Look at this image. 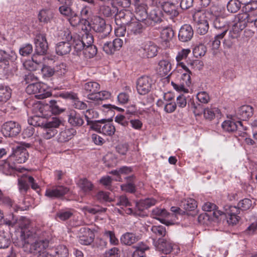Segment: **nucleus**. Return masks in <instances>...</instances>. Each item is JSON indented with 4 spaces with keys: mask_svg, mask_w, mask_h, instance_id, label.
<instances>
[{
    "mask_svg": "<svg viewBox=\"0 0 257 257\" xmlns=\"http://www.w3.org/2000/svg\"><path fill=\"white\" fill-rule=\"evenodd\" d=\"M28 220H19L14 218L13 216L12 220L6 221V224L9 226H14L18 224L21 227L20 245L24 251L28 253H38L37 257H54L48 252L46 248L49 245V241L47 239H38V235L34 229H30L28 226Z\"/></svg>",
    "mask_w": 257,
    "mask_h": 257,
    "instance_id": "f257e3e1",
    "label": "nucleus"
},
{
    "mask_svg": "<svg viewBox=\"0 0 257 257\" xmlns=\"http://www.w3.org/2000/svg\"><path fill=\"white\" fill-rule=\"evenodd\" d=\"M252 16L246 12L239 13L234 18V24L229 31V36L231 39L237 38L239 33L248 24H252Z\"/></svg>",
    "mask_w": 257,
    "mask_h": 257,
    "instance_id": "f03ea898",
    "label": "nucleus"
},
{
    "mask_svg": "<svg viewBox=\"0 0 257 257\" xmlns=\"http://www.w3.org/2000/svg\"><path fill=\"white\" fill-rule=\"evenodd\" d=\"M61 123V120L57 117H53L47 120L45 122H41L39 126L43 129L42 137L46 140H49L54 137L57 134V128L59 127Z\"/></svg>",
    "mask_w": 257,
    "mask_h": 257,
    "instance_id": "7ed1b4c3",
    "label": "nucleus"
},
{
    "mask_svg": "<svg viewBox=\"0 0 257 257\" xmlns=\"http://www.w3.org/2000/svg\"><path fill=\"white\" fill-rule=\"evenodd\" d=\"M109 37V35L105 38L99 37V39L97 40V44L100 46L106 54L111 55L121 48L123 41L119 38H116L111 42L108 41Z\"/></svg>",
    "mask_w": 257,
    "mask_h": 257,
    "instance_id": "20e7f679",
    "label": "nucleus"
},
{
    "mask_svg": "<svg viewBox=\"0 0 257 257\" xmlns=\"http://www.w3.org/2000/svg\"><path fill=\"white\" fill-rule=\"evenodd\" d=\"M91 28L96 32L99 33L97 39L102 37L103 38H106L109 35L111 31V26L106 24L105 21L100 17H95L94 18L92 24Z\"/></svg>",
    "mask_w": 257,
    "mask_h": 257,
    "instance_id": "39448f33",
    "label": "nucleus"
},
{
    "mask_svg": "<svg viewBox=\"0 0 257 257\" xmlns=\"http://www.w3.org/2000/svg\"><path fill=\"white\" fill-rule=\"evenodd\" d=\"M82 30H84V33L82 35L81 39L76 35V38H74L73 40V48L77 53L81 51L84 47L92 45L93 42V36L88 33L87 28L86 27L84 29L82 28Z\"/></svg>",
    "mask_w": 257,
    "mask_h": 257,
    "instance_id": "423d86ee",
    "label": "nucleus"
},
{
    "mask_svg": "<svg viewBox=\"0 0 257 257\" xmlns=\"http://www.w3.org/2000/svg\"><path fill=\"white\" fill-rule=\"evenodd\" d=\"M224 210L227 222L229 225L233 226L238 223L240 217L238 215L239 211L236 206L226 205L224 206Z\"/></svg>",
    "mask_w": 257,
    "mask_h": 257,
    "instance_id": "0eeeda50",
    "label": "nucleus"
},
{
    "mask_svg": "<svg viewBox=\"0 0 257 257\" xmlns=\"http://www.w3.org/2000/svg\"><path fill=\"white\" fill-rule=\"evenodd\" d=\"M194 21L196 22V32L200 35H204L208 31L209 24L205 16L200 10L194 14Z\"/></svg>",
    "mask_w": 257,
    "mask_h": 257,
    "instance_id": "6e6552de",
    "label": "nucleus"
},
{
    "mask_svg": "<svg viewBox=\"0 0 257 257\" xmlns=\"http://www.w3.org/2000/svg\"><path fill=\"white\" fill-rule=\"evenodd\" d=\"M1 132L6 137H14L20 133L21 126L14 121H7L2 125Z\"/></svg>",
    "mask_w": 257,
    "mask_h": 257,
    "instance_id": "1a4fd4ad",
    "label": "nucleus"
},
{
    "mask_svg": "<svg viewBox=\"0 0 257 257\" xmlns=\"http://www.w3.org/2000/svg\"><path fill=\"white\" fill-rule=\"evenodd\" d=\"M158 47L152 42H148L143 45L138 51V54L142 58H153L157 55Z\"/></svg>",
    "mask_w": 257,
    "mask_h": 257,
    "instance_id": "9d476101",
    "label": "nucleus"
},
{
    "mask_svg": "<svg viewBox=\"0 0 257 257\" xmlns=\"http://www.w3.org/2000/svg\"><path fill=\"white\" fill-rule=\"evenodd\" d=\"M92 130L109 136L113 135L115 132L114 126L110 122H106L104 119L98 120V122L93 125Z\"/></svg>",
    "mask_w": 257,
    "mask_h": 257,
    "instance_id": "9b49d317",
    "label": "nucleus"
},
{
    "mask_svg": "<svg viewBox=\"0 0 257 257\" xmlns=\"http://www.w3.org/2000/svg\"><path fill=\"white\" fill-rule=\"evenodd\" d=\"M153 80L147 76L140 77L137 82V89L141 95H145L149 92L152 88Z\"/></svg>",
    "mask_w": 257,
    "mask_h": 257,
    "instance_id": "f8f14e48",
    "label": "nucleus"
},
{
    "mask_svg": "<svg viewBox=\"0 0 257 257\" xmlns=\"http://www.w3.org/2000/svg\"><path fill=\"white\" fill-rule=\"evenodd\" d=\"M35 51L37 54L43 55L46 53L48 46L44 34L38 33L35 38Z\"/></svg>",
    "mask_w": 257,
    "mask_h": 257,
    "instance_id": "ddd939ff",
    "label": "nucleus"
},
{
    "mask_svg": "<svg viewBox=\"0 0 257 257\" xmlns=\"http://www.w3.org/2000/svg\"><path fill=\"white\" fill-rule=\"evenodd\" d=\"M69 191V189L63 185H57L47 189L45 196L51 199L59 198L64 196Z\"/></svg>",
    "mask_w": 257,
    "mask_h": 257,
    "instance_id": "4468645a",
    "label": "nucleus"
},
{
    "mask_svg": "<svg viewBox=\"0 0 257 257\" xmlns=\"http://www.w3.org/2000/svg\"><path fill=\"white\" fill-rule=\"evenodd\" d=\"M94 232L88 227H82L79 230V242L87 245L92 243L94 239Z\"/></svg>",
    "mask_w": 257,
    "mask_h": 257,
    "instance_id": "2eb2a0df",
    "label": "nucleus"
},
{
    "mask_svg": "<svg viewBox=\"0 0 257 257\" xmlns=\"http://www.w3.org/2000/svg\"><path fill=\"white\" fill-rule=\"evenodd\" d=\"M144 23L136 19H133L129 24L127 25V32L131 35H140L145 30Z\"/></svg>",
    "mask_w": 257,
    "mask_h": 257,
    "instance_id": "dca6fc26",
    "label": "nucleus"
},
{
    "mask_svg": "<svg viewBox=\"0 0 257 257\" xmlns=\"http://www.w3.org/2000/svg\"><path fill=\"white\" fill-rule=\"evenodd\" d=\"M253 114V108L250 105H244L238 108L234 117L240 120H247L252 116Z\"/></svg>",
    "mask_w": 257,
    "mask_h": 257,
    "instance_id": "f3484780",
    "label": "nucleus"
},
{
    "mask_svg": "<svg viewBox=\"0 0 257 257\" xmlns=\"http://www.w3.org/2000/svg\"><path fill=\"white\" fill-rule=\"evenodd\" d=\"M170 215V213L167 212L165 209H160L156 208L152 211L151 216L160 221L162 223L167 226L172 224L169 221L166 220V218H168Z\"/></svg>",
    "mask_w": 257,
    "mask_h": 257,
    "instance_id": "a211bd4d",
    "label": "nucleus"
},
{
    "mask_svg": "<svg viewBox=\"0 0 257 257\" xmlns=\"http://www.w3.org/2000/svg\"><path fill=\"white\" fill-rule=\"evenodd\" d=\"M222 128L226 132H233L238 130L241 131L244 130L243 124L240 120L235 121V118H231V120H225L222 123Z\"/></svg>",
    "mask_w": 257,
    "mask_h": 257,
    "instance_id": "6ab92c4d",
    "label": "nucleus"
},
{
    "mask_svg": "<svg viewBox=\"0 0 257 257\" xmlns=\"http://www.w3.org/2000/svg\"><path fill=\"white\" fill-rule=\"evenodd\" d=\"M26 92L29 94H35V97L39 99L46 98L48 93H43L42 89L40 88V84L37 82H33L28 85L26 87Z\"/></svg>",
    "mask_w": 257,
    "mask_h": 257,
    "instance_id": "aec40b11",
    "label": "nucleus"
},
{
    "mask_svg": "<svg viewBox=\"0 0 257 257\" xmlns=\"http://www.w3.org/2000/svg\"><path fill=\"white\" fill-rule=\"evenodd\" d=\"M77 186L80 191L85 195L89 194L94 189V186L90 180L86 178L79 179L76 182Z\"/></svg>",
    "mask_w": 257,
    "mask_h": 257,
    "instance_id": "412c9836",
    "label": "nucleus"
},
{
    "mask_svg": "<svg viewBox=\"0 0 257 257\" xmlns=\"http://www.w3.org/2000/svg\"><path fill=\"white\" fill-rule=\"evenodd\" d=\"M132 14L128 11H120L115 15V21L118 25H126L133 19Z\"/></svg>",
    "mask_w": 257,
    "mask_h": 257,
    "instance_id": "4be33fe9",
    "label": "nucleus"
},
{
    "mask_svg": "<svg viewBox=\"0 0 257 257\" xmlns=\"http://www.w3.org/2000/svg\"><path fill=\"white\" fill-rule=\"evenodd\" d=\"M68 117V122L73 126L80 127L84 123L83 116L75 110L70 111Z\"/></svg>",
    "mask_w": 257,
    "mask_h": 257,
    "instance_id": "5701e85b",
    "label": "nucleus"
},
{
    "mask_svg": "<svg viewBox=\"0 0 257 257\" xmlns=\"http://www.w3.org/2000/svg\"><path fill=\"white\" fill-rule=\"evenodd\" d=\"M158 243V249L165 254L170 253L173 250L174 244L169 238H159Z\"/></svg>",
    "mask_w": 257,
    "mask_h": 257,
    "instance_id": "b1692460",
    "label": "nucleus"
},
{
    "mask_svg": "<svg viewBox=\"0 0 257 257\" xmlns=\"http://www.w3.org/2000/svg\"><path fill=\"white\" fill-rule=\"evenodd\" d=\"M84 92L87 94V98L90 100V97H93L95 93L100 89V85L93 81L88 82L82 86Z\"/></svg>",
    "mask_w": 257,
    "mask_h": 257,
    "instance_id": "393cba45",
    "label": "nucleus"
},
{
    "mask_svg": "<svg viewBox=\"0 0 257 257\" xmlns=\"http://www.w3.org/2000/svg\"><path fill=\"white\" fill-rule=\"evenodd\" d=\"M179 65L184 71L182 74L181 83L184 84L186 88L188 87L189 88L188 89L191 92L192 91V89L190 86L191 84V75L192 74V72L184 63H180Z\"/></svg>",
    "mask_w": 257,
    "mask_h": 257,
    "instance_id": "a878e982",
    "label": "nucleus"
},
{
    "mask_svg": "<svg viewBox=\"0 0 257 257\" xmlns=\"http://www.w3.org/2000/svg\"><path fill=\"white\" fill-rule=\"evenodd\" d=\"M193 36V29L191 25L185 24L181 28L178 38L179 40L185 42L190 40Z\"/></svg>",
    "mask_w": 257,
    "mask_h": 257,
    "instance_id": "bb28decb",
    "label": "nucleus"
},
{
    "mask_svg": "<svg viewBox=\"0 0 257 257\" xmlns=\"http://www.w3.org/2000/svg\"><path fill=\"white\" fill-rule=\"evenodd\" d=\"M140 239L139 235L133 232H126L123 234L120 238L122 244L131 245Z\"/></svg>",
    "mask_w": 257,
    "mask_h": 257,
    "instance_id": "cd10ccee",
    "label": "nucleus"
},
{
    "mask_svg": "<svg viewBox=\"0 0 257 257\" xmlns=\"http://www.w3.org/2000/svg\"><path fill=\"white\" fill-rule=\"evenodd\" d=\"M72 47H73V43L63 41L60 42L56 45V53L61 56L66 55L71 51Z\"/></svg>",
    "mask_w": 257,
    "mask_h": 257,
    "instance_id": "c85d7f7f",
    "label": "nucleus"
},
{
    "mask_svg": "<svg viewBox=\"0 0 257 257\" xmlns=\"http://www.w3.org/2000/svg\"><path fill=\"white\" fill-rule=\"evenodd\" d=\"M76 133V130L73 128H65L59 133L58 141L61 143L66 142L71 140Z\"/></svg>",
    "mask_w": 257,
    "mask_h": 257,
    "instance_id": "c756f323",
    "label": "nucleus"
},
{
    "mask_svg": "<svg viewBox=\"0 0 257 257\" xmlns=\"http://www.w3.org/2000/svg\"><path fill=\"white\" fill-rule=\"evenodd\" d=\"M157 203V200L153 198H148L141 200L139 202L136 203V208L139 211H143L148 209L152 206L155 205Z\"/></svg>",
    "mask_w": 257,
    "mask_h": 257,
    "instance_id": "7c9ffc66",
    "label": "nucleus"
},
{
    "mask_svg": "<svg viewBox=\"0 0 257 257\" xmlns=\"http://www.w3.org/2000/svg\"><path fill=\"white\" fill-rule=\"evenodd\" d=\"M16 58L17 55L14 51L0 50V62H3L6 65H9V61H14Z\"/></svg>",
    "mask_w": 257,
    "mask_h": 257,
    "instance_id": "2f4dec72",
    "label": "nucleus"
},
{
    "mask_svg": "<svg viewBox=\"0 0 257 257\" xmlns=\"http://www.w3.org/2000/svg\"><path fill=\"white\" fill-rule=\"evenodd\" d=\"M58 37L60 40H64L63 42H68L73 43L74 38H76V35H72L69 29L64 28L59 31Z\"/></svg>",
    "mask_w": 257,
    "mask_h": 257,
    "instance_id": "473e14b6",
    "label": "nucleus"
},
{
    "mask_svg": "<svg viewBox=\"0 0 257 257\" xmlns=\"http://www.w3.org/2000/svg\"><path fill=\"white\" fill-rule=\"evenodd\" d=\"M213 25L215 29L221 31L219 33L226 34L228 30V25L226 24L225 19L223 17L216 18L214 20Z\"/></svg>",
    "mask_w": 257,
    "mask_h": 257,
    "instance_id": "72a5a7b5",
    "label": "nucleus"
},
{
    "mask_svg": "<svg viewBox=\"0 0 257 257\" xmlns=\"http://www.w3.org/2000/svg\"><path fill=\"white\" fill-rule=\"evenodd\" d=\"M33 177L26 175L22 176L18 179L19 189L22 193H26L29 188V181H32Z\"/></svg>",
    "mask_w": 257,
    "mask_h": 257,
    "instance_id": "f704fd0d",
    "label": "nucleus"
},
{
    "mask_svg": "<svg viewBox=\"0 0 257 257\" xmlns=\"http://www.w3.org/2000/svg\"><path fill=\"white\" fill-rule=\"evenodd\" d=\"M98 115V113L92 109H87L84 113V116L87 121V124L90 125V128H93V125L98 122V120H93L94 118H97Z\"/></svg>",
    "mask_w": 257,
    "mask_h": 257,
    "instance_id": "c9c22d12",
    "label": "nucleus"
},
{
    "mask_svg": "<svg viewBox=\"0 0 257 257\" xmlns=\"http://www.w3.org/2000/svg\"><path fill=\"white\" fill-rule=\"evenodd\" d=\"M15 164L13 162H10L9 160L5 161L0 165V170L7 175H12L15 172Z\"/></svg>",
    "mask_w": 257,
    "mask_h": 257,
    "instance_id": "e433bc0d",
    "label": "nucleus"
},
{
    "mask_svg": "<svg viewBox=\"0 0 257 257\" xmlns=\"http://www.w3.org/2000/svg\"><path fill=\"white\" fill-rule=\"evenodd\" d=\"M11 235L8 231L0 230V248H6L11 244Z\"/></svg>",
    "mask_w": 257,
    "mask_h": 257,
    "instance_id": "4c0bfd02",
    "label": "nucleus"
},
{
    "mask_svg": "<svg viewBox=\"0 0 257 257\" xmlns=\"http://www.w3.org/2000/svg\"><path fill=\"white\" fill-rule=\"evenodd\" d=\"M15 156L18 163H25L29 158V155L26 149L17 148Z\"/></svg>",
    "mask_w": 257,
    "mask_h": 257,
    "instance_id": "58836bf2",
    "label": "nucleus"
},
{
    "mask_svg": "<svg viewBox=\"0 0 257 257\" xmlns=\"http://www.w3.org/2000/svg\"><path fill=\"white\" fill-rule=\"evenodd\" d=\"M162 9L165 13L171 17H176L178 15L179 12L174 4L169 2H165L162 5Z\"/></svg>",
    "mask_w": 257,
    "mask_h": 257,
    "instance_id": "ea45409f",
    "label": "nucleus"
},
{
    "mask_svg": "<svg viewBox=\"0 0 257 257\" xmlns=\"http://www.w3.org/2000/svg\"><path fill=\"white\" fill-rule=\"evenodd\" d=\"M12 89L8 86L0 85V101L6 102L11 97Z\"/></svg>",
    "mask_w": 257,
    "mask_h": 257,
    "instance_id": "a19ab883",
    "label": "nucleus"
},
{
    "mask_svg": "<svg viewBox=\"0 0 257 257\" xmlns=\"http://www.w3.org/2000/svg\"><path fill=\"white\" fill-rule=\"evenodd\" d=\"M32 110L35 114V116L32 117L33 120H37L38 117H43L44 114V106L41 102H38L35 103L33 106Z\"/></svg>",
    "mask_w": 257,
    "mask_h": 257,
    "instance_id": "79ce46f5",
    "label": "nucleus"
},
{
    "mask_svg": "<svg viewBox=\"0 0 257 257\" xmlns=\"http://www.w3.org/2000/svg\"><path fill=\"white\" fill-rule=\"evenodd\" d=\"M53 17V13L50 9H43L40 11L38 18L40 22L47 23Z\"/></svg>",
    "mask_w": 257,
    "mask_h": 257,
    "instance_id": "37998d69",
    "label": "nucleus"
},
{
    "mask_svg": "<svg viewBox=\"0 0 257 257\" xmlns=\"http://www.w3.org/2000/svg\"><path fill=\"white\" fill-rule=\"evenodd\" d=\"M254 202L248 198H244L239 201L236 208L239 209V211H245L253 208Z\"/></svg>",
    "mask_w": 257,
    "mask_h": 257,
    "instance_id": "c03bdc74",
    "label": "nucleus"
},
{
    "mask_svg": "<svg viewBox=\"0 0 257 257\" xmlns=\"http://www.w3.org/2000/svg\"><path fill=\"white\" fill-rule=\"evenodd\" d=\"M110 96V93L106 91H97L93 97H91L90 100L95 102V104H100V102L103 100L109 98Z\"/></svg>",
    "mask_w": 257,
    "mask_h": 257,
    "instance_id": "a18cd8bd",
    "label": "nucleus"
},
{
    "mask_svg": "<svg viewBox=\"0 0 257 257\" xmlns=\"http://www.w3.org/2000/svg\"><path fill=\"white\" fill-rule=\"evenodd\" d=\"M30 125L28 126L23 131V135L24 138H30L32 136L35 132L34 126L40 125V122H38V120H29Z\"/></svg>",
    "mask_w": 257,
    "mask_h": 257,
    "instance_id": "49530a36",
    "label": "nucleus"
},
{
    "mask_svg": "<svg viewBox=\"0 0 257 257\" xmlns=\"http://www.w3.org/2000/svg\"><path fill=\"white\" fill-rule=\"evenodd\" d=\"M220 110L216 107L206 108L204 109V117L206 119L211 120L213 119L216 115L219 114Z\"/></svg>",
    "mask_w": 257,
    "mask_h": 257,
    "instance_id": "de8ad7c7",
    "label": "nucleus"
},
{
    "mask_svg": "<svg viewBox=\"0 0 257 257\" xmlns=\"http://www.w3.org/2000/svg\"><path fill=\"white\" fill-rule=\"evenodd\" d=\"M49 104H47L46 106H49L52 113L57 114L65 111V109L61 107L58 102L55 100H50L49 101Z\"/></svg>",
    "mask_w": 257,
    "mask_h": 257,
    "instance_id": "09e8293b",
    "label": "nucleus"
},
{
    "mask_svg": "<svg viewBox=\"0 0 257 257\" xmlns=\"http://www.w3.org/2000/svg\"><path fill=\"white\" fill-rule=\"evenodd\" d=\"M148 18L146 9L143 7H139L136 10V18L134 19L144 23L146 25V19Z\"/></svg>",
    "mask_w": 257,
    "mask_h": 257,
    "instance_id": "8fccbe9b",
    "label": "nucleus"
},
{
    "mask_svg": "<svg viewBox=\"0 0 257 257\" xmlns=\"http://www.w3.org/2000/svg\"><path fill=\"white\" fill-rule=\"evenodd\" d=\"M73 210L72 209L61 210L56 215V217L62 221H65L72 217Z\"/></svg>",
    "mask_w": 257,
    "mask_h": 257,
    "instance_id": "3c124183",
    "label": "nucleus"
},
{
    "mask_svg": "<svg viewBox=\"0 0 257 257\" xmlns=\"http://www.w3.org/2000/svg\"><path fill=\"white\" fill-rule=\"evenodd\" d=\"M161 18L155 11L151 12L149 17L146 19V25L147 26H153L155 23L161 22Z\"/></svg>",
    "mask_w": 257,
    "mask_h": 257,
    "instance_id": "603ef678",
    "label": "nucleus"
},
{
    "mask_svg": "<svg viewBox=\"0 0 257 257\" xmlns=\"http://www.w3.org/2000/svg\"><path fill=\"white\" fill-rule=\"evenodd\" d=\"M81 50L86 58H90L94 57L97 53V48L93 45L86 46Z\"/></svg>",
    "mask_w": 257,
    "mask_h": 257,
    "instance_id": "864d4df0",
    "label": "nucleus"
},
{
    "mask_svg": "<svg viewBox=\"0 0 257 257\" xmlns=\"http://www.w3.org/2000/svg\"><path fill=\"white\" fill-rule=\"evenodd\" d=\"M159 70L164 75H167L171 69V65L169 61L166 60H161L159 62Z\"/></svg>",
    "mask_w": 257,
    "mask_h": 257,
    "instance_id": "5fc2aeb1",
    "label": "nucleus"
},
{
    "mask_svg": "<svg viewBox=\"0 0 257 257\" xmlns=\"http://www.w3.org/2000/svg\"><path fill=\"white\" fill-rule=\"evenodd\" d=\"M24 66L29 71H35L39 69L42 66V63L38 62L37 60H34V58H32V61L26 62L24 64Z\"/></svg>",
    "mask_w": 257,
    "mask_h": 257,
    "instance_id": "6e6d98bb",
    "label": "nucleus"
},
{
    "mask_svg": "<svg viewBox=\"0 0 257 257\" xmlns=\"http://www.w3.org/2000/svg\"><path fill=\"white\" fill-rule=\"evenodd\" d=\"M56 257H69V250L66 246L58 245L55 249Z\"/></svg>",
    "mask_w": 257,
    "mask_h": 257,
    "instance_id": "4d7b16f0",
    "label": "nucleus"
},
{
    "mask_svg": "<svg viewBox=\"0 0 257 257\" xmlns=\"http://www.w3.org/2000/svg\"><path fill=\"white\" fill-rule=\"evenodd\" d=\"M103 234L106 238L109 239L111 245H117L119 244V240L115 236L114 231L106 230L104 231Z\"/></svg>",
    "mask_w": 257,
    "mask_h": 257,
    "instance_id": "13d9d810",
    "label": "nucleus"
},
{
    "mask_svg": "<svg viewBox=\"0 0 257 257\" xmlns=\"http://www.w3.org/2000/svg\"><path fill=\"white\" fill-rule=\"evenodd\" d=\"M241 7L240 2L238 0H230L227 5V9L232 13H236Z\"/></svg>",
    "mask_w": 257,
    "mask_h": 257,
    "instance_id": "bf43d9fd",
    "label": "nucleus"
},
{
    "mask_svg": "<svg viewBox=\"0 0 257 257\" xmlns=\"http://www.w3.org/2000/svg\"><path fill=\"white\" fill-rule=\"evenodd\" d=\"M109 192L104 191H99L95 196V198L100 202H110L112 199L109 196Z\"/></svg>",
    "mask_w": 257,
    "mask_h": 257,
    "instance_id": "052dcab7",
    "label": "nucleus"
},
{
    "mask_svg": "<svg viewBox=\"0 0 257 257\" xmlns=\"http://www.w3.org/2000/svg\"><path fill=\"white\" fill-rule=\"evenodd\" d=\"M174 36L173 30L169 27L164 28L161 33V37L165 41H168L171 40Z\"/></svg>",
    "mask_w": 257,
    "mask_h": 257,
    "instance_id": "680f3d73",
    "label": "nucleus"
},
{
    "mask_svg": "<svg viewBox=\"0 0 257 257\" xmlns=\"http://www.w3.org/2000/svg\"><path fill=\"white\" fill-rule=\"evenodd\" d=\"M151 231L159 237H165L166 234V228L162 225H154L151 228Z\"/></svg>",
    "mask_w": 257,
    "mask_h": 257,
    "instance_id": "e2e57ef3",
    "label": "nucleus"
},
{
    "mask_svg": "<svg viewBox=\"0 0 257 257\" xmlns=\"http://www.w3.org/2000/svg\"><path fill=\"white\" fill-rule=\"evenodd\" d=\"M55 70V75L61 76L66 74L67 72L68 68L66 65L63 63H61L59 64H57L54 67Z\"/></svg>",
    "mask_w": 257,
    "mask_h": 257,
    "instance_id": "0e129e2a",
    "label": "nucleus"
},
{
    "mask_svg": "<svg viewBox=\"0 0 257 257\" xmlns=\"http://www.w3.org/2000/svg\"><path fill=\"white\" fill-rule=\"evenodd\" d=\"M70 6H71L67 5L61 6L59 8V11L60 13L63 15L70 17L73 16L74 17L76 18V14L72 11V10L70 8Z\"/></svg>",
    "mask_w": 257,
    "mask_h": 257,
    "instance_id": "69168bd1",
    "label": "nucleus"
},
{
    "mask_svg": "<svg viewBox=\"0 0 257 257\" xmlns=\"http://www.w3.org/2000/svg\"><path fill=\"white\" fill-rule=\"evenodd\" d=\"M126 92L120 93L117 96V100L120 104H125L130 99L128 92H131V90L129 87H126Z\"/></svg>",
    "mask_w": 257,
    "mask_h": 257,
    "instance_id": "338daca9",
    "label": "nucleus"
},
{
    "mask_svg": "<svg viewBox=\"0 0 257 257\" xmlns=\"http://www.w3.org/2000/svg\"><path fill=\"white\" fill-rule=\"evenodd\" d=\"M206 52V47L202 44H199L194 48V57L197 58L204 56Z\"/></svg>",
    "mask_w": 257,
    "mask_h": 257,
    "instance_id": "774afa93",
    "label": "nucleus"
}]
</instances>
